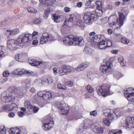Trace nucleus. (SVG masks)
<instances>
[{
  "label": "nucleus",
  "instance_id": "nucleus-1",
  "mask_svg": "<svg viewBox=\"0 0 134 134\" xmlns=\"http://www.w3.org/2000/svg\"><path fill=\"white\" fill-rule=\"evenodd\" d=\"M101 37L100 35H97L92 37L91 41L92 45L94 47L97 45L99 49H105L107 47H110L112 46V42L110 40H109L106 42L107 46H105V43L104 40H103L99 42Z\"/></svg>",
  "mask_w": 134,
  "mask_h": 134
},
{
  "label": "nucleus",
  "instance_id": "nucleus-2",
  "mask_svg": "<svg viewBox=\"0 0 134 134\" xmlns=\"http://www.w3.org/2000/svg\"><path fill=\"white\" fill-rule=\"evenodd\" d=\"M119 20H118V18L117 16L115 15H113L110 16L108 18V22H110V25L112 26L115 25L118 22L120 28L124 24V16L123 13H120L119 15Z\"/></svg>",
  "mask_w": 134,
  "mask_h": 134
},
{
  "label": "nucleus",
  "instance_id": "nucleus-3",
  "mask_svg": "<svg viewBox=\"0 0 134 134\" xmlns=\"http://www.w3.org/2000/svg\"><path fill=\"white\" fill-rule=\"evenodd\" d=\"M110 87V86L106 84L101 86H97L96 89L99 96L102 95L105 97L109 92Z\"/></svg>",
  "mask_w": 134,
  "mask_h": 134
},
{
  "label": "nucleus",
  "instance_id": "nucleus-4",
  "mask_svg": "<svg viewBox=\"0 0 134 134\" xmlns=\"http://www.w3.org/2000/svg\"><path fill=\"white\" fill-rule=\"evenodd\" d=\"M58 73L60 76L67 75L74 72V67L70 66L62 65L58 69Z\"/></svg>",
  "mask_w": 134,
  "mask_h": 134
},
{
  "label": "nucleus",
  "instance_id": "nucleus-5",
  "mask_svg": "<svg viewBox=\"0 0 134 134\" xmlns=\"http://www.w3.org/2000/svg\"><path fill=\"white\" fill-rule=\"evenodd\" d=\"M104 113L105 116L111 120H113L116 119V116L119 117L122 115V113L120 112H117L115 113L114 110L109 109L105 110Z\"/></svg>",
  "mask_w": 134,
  "mask_h": 134
},
{
  "label": "nucleus",
  "instance_id": "nucleus-6",
  "mask_svg": "<svg viewBox=\"0 0 134 134\" xmlns=\"http://www.w3.org/2000/svg\"><path fill=\"white\" fill-rule=\"evenodd\" d=\"M15 98L14 94L7 90L3 93L1 96V99L4 102H8L13 100Z\"/></svg>",
  "mask_w": 134,
  "mask_h": 134
},
{
  "label": "nucleus",
  "instance_id": "nucleus-7",
  "mask_svg": "<svg viewBox=\"0 0 134 134\" xmlns=\"http://www.w3.org/2000/svg\"><path fill=\"white\" fill-rule=\"evenodd\" d=\"M95 15L90 12L86 13L83 16V20L85 23L89 25L91 24L94 20Z\"/></svg>",
  "mask_w": 134,
  "mask_h": 134
},
{
  "label": "nucleus",
  "instance_id": "nucleus-8",
  "mask_svg": "<svg viewBox=\"0 0 134 134\" xmlns=\"http://www.w3.org/2000/svg\"><path fill=\"white\" fill-rule=\"evenodd\" d=\"M24 43L21 38H19L16 40L11 39L8 41L7 42V45L8 48L11 49L12 48H14L16 45L18 46H23Z\"/></svg>",
  "mask_w": 134,
  "mask_h": 134
},
{
  "label": "nucleus",
  "instance_id": "nucleus-9",
  "mask_svg": "<svg viewBox=\"0 0 134 134\" xmlns=\"http://www.w3.org/2000/svg\"><path fill=\"white\" fill-rule=\"evenodd\" d=\"M14 91L12 92L14 94L15 98L17 97L21 98L23 97L26 92L25 87H19L16 88Z\"/></svg>",
  "mask_w": 134,
  "mask_h": 134
},
{
  "label": "nucleus",
  "instance_id": "nucleus-10",
  "mask_svg": "<svg viewBox=\"0 0 134 134\" xmlns=\"http://www.w3.org/2000/svg\"><path fill=\"white\" fill-rule=\"evenodd\" d=\"M55 40L54 37L52 36H50L47 33H44L42 34V36L40 38V43L42 44L46 43L49 41H51Z\"/></svg>",
  "mask_w": 134,
  "mask_h": 134
},
{
  "label": "nucleus",
  "instance_id": "nucleus-11",
  "mask_svg": "<svg viewBox=\"0 0 134 134\" xmlns=\"http://www.w3.org/2000/svg\"><path fill=\"white\" fill-rule=\"evenodd\" d=\"M72 45L82 46L84 44V41L83 38L81 36L75 37L73 36Z\"/></svg>",
  "mask_w": 134,
  "mask_h": 134
},
{
  "label": "nucleus",
  "instance_id": "nucleus-12",
  "mask_svg": "<svg viewBox=\"0 0 134 134\" xmlns=\"http://www.w3.org/2000/svg\"><path fill=\"white\" fill-rule=\"evenodd\" d=\"M112 63L110 61H107L105 64L100 66V71L103 73L105 74L109 72L111 70Z\"/></svg>",
  "mask_w": 134,
  "mask_h": 134
},
{
  "label": "nucleus",
  "instance_id": "nucleus-13",
  "mask_svg": "<svg viewBox=\"0 0 134 134\" xmlns=\"http://www.w3.org/2000/svg\"><path fill=\"white\" fill-rule=\"evenodd\" d=\"M15 75L21 76L22 75H28L32 73L29 70H27L24 69H18L15 70L14 71Z\"/></svg>",
  "mask_w": 134,
  "mask_h": 134
},
{
  "label": "nucleus",
  "instance_id": "nucleus-14",
  "mask_svg": "<svg viewBox=\"0 0 134 134\" xmlns=\"http://www.w3.org/2000/svg\"><path fill=\"white\" fill-rule=\"evenodd\" d=\"M32 36L31 34L24 33L23 35V37L21 38L24 44H26L29 41L32 40Z\"/></svg>",
  "mask_w": 134,
  "mask_h": 134
},
{
  "label": "nucleus",
  "instance_id": "nucleus-15",
  "mask_svg": "<svg viewBox=\"0 0 134 134\" xmlns=\"http://www.w3.org/2000/svg\"><path fill=\"white\" fill-rule=\"evenodd\" d=\"M73 36L70 35L64 37L63 40L64 44L66 45H72Z\"/></svg>",
  "mask_w": 134,
  "mask_h": 134
},
{
  "label": "nucleus",
  "instance_id": "nucleus-16",
  "mask_svg": "<svg viewBox=\"0 0 134 134\" xmlns=\"http://www.w3.org/2000/svg\"><path fill=\"white\" fill-rule=\"evenodd\" d=\"M58 108L60 113L63 115L67 114L69 112V108L66 107H63V104H59Z\"/></svg>",
  "mask_w": 134,
  "mask_h": 134
},
{
  "label": "nucleus",
  "instance_id": "nucleus-17",
  "mask_svg": "<svg viewBox=\"0 0 134 134\" xmlns=\"http://www.w3.org/2000/svg\"><path fill=\"white\" fill-rule=\"evenodd\" d=\"M93 127V130L95 132L98 133V134H103V129L98 124H96Z\"/></svg>",
  "mask_w": 134,
  "mask_h": 134
},
{
  "label": "nucleus",
  "instance_id": "nucleus-18",
  "mask_svg": "<svg viewBox=\"0 0 134 134\" xmlns=\"http://www.w3.org/2000/svg\"><path fill=\"white\" fill-rule=\"evenodd\" d=\"M29 62L31 65L34 66L42 65L45 64V63L43 61H38V60L34 59H30L29 60Z\"/></svg>",
  "mask_w": 134,
  "mask_h": 134
},
{
  "label": "nucleus",
  "instance_id": "nucleus-19",
  "mask_svg": "<svg viewBox=\"0 0 134 134\" xmlns=\"http://www.w3.org/2000/svg\"><path fill=\"white\" fill-rule=\"evenodd\" d=\"M64 18V16L62 15H58L56 14H53V15L52 19L54 22L59 23L63 21Z\"/></svg>",
  "mask_w": 134,
  "mask_h": 134
},
{
  "label": "nucleus",
  "instance_id": "nucleus-20",
  "mask_svg": "<svg viewBox=\"0 0 134 134\" xmlns=\"http://www.w3.org/2000/svg\"><path fill=\"white\" fill-rule=\"evenodd\" d=\"M53 124L52 121H50L48 123H44L42 126L44 130H48L52 127Z\"/></svg>",
  "mask_w": 134,
  "mask_h": 134
},
{
  "label": "nucleus",
  "instance_id": "nucleus-21",
  "mask_svg": "<svg viewBox=\"0 0 134 134\" xmlns=\"http://www.w3.org/2000/svg\"><path fill=\"white\" fill-rule=\"evenodd\" d=\"M52 97L51 92H48L44 93L43 98L44 100H47L50 99Z\"/></svg>",
  "mask_w": 134,
  "mask_h": 134
},
{
  "label": "nucleus",
  "instance_id": "nucleus-22",
  "mask_svg": "<svg viewBox=\"0 0 134 134\" xmlns=\"http://www.w3.org/2000/svg\"><path fill=\"white\" fill-rule=\"evenodd\" d=\"M125 96L127 100L129 101H132L134 100V93L130 94L126 93Z\"/></svg>",
  "mask_w": 134,
  "mask_h": 134
},
{
  "label": "nucleus",
  "instance_id": "nucleus-23",
  "mask_svg": "<svg viewBox=\"0 0 134 134\" xmlns=\"http://www.w3.org/2000/svg\"><path fill=\"white\" fill-rule=\"evenodd\" d=\"M122 133V130L118 129L112 130L109 131L108 134H118Z\"/></svg>",
  "mask_w": 134,
  "mask_h": 134
},
{
  "label": "nucleus",
  "instance_id": "nucleus-24",
  "mask_svg": "<svg viewBox=\"0 0 134 134\" xmlns=\"http://www.w3.org/2000/svg\"><path fill=\"white\" fill-rule=\"evenodd\" d=\"M76 19V17L75 16L74 14H72L70 15L68 21L69 22H71L74 24L75 23Z\"/></svg>",
  "mask_w": 134,
  "mask_h": 134
},
{
  "label": "nucleus",
  "instance_id": "nucleus-25",
  "mask_svg": "<svg viewBox=\"0 0 134 134\" xmlns=\"http://www.w3.org/2000/svg\"><path fill=\"white\" fill-rule=\"evenodd\" d=\"M83 51L84 53L88 55L93 54L92 50L89 47H86L85 48Z\"/></svg>",
  "mask_w": 134,
  "mask_h": 134
},
{
  "label": "nucleus",
  "instance_id": "nucleus-26",
  "mask_svg": "<svg viewBox=\"0 0 134 134\" xmlns=\"http://www.w3.org/2000/svg\"><path fill=\"white\" fill-rule=\"evenodd\" d=\"M118 60L121 66H124L126 65V63L124 62V58L122 56H120L119 57Z\"/></svg>",
  "mask_w": 134,
  "mask_h": 134
},
{
  "label": "nucleus",
  "instance_id": "nucleus-27",
  "mask_svg": "<svg viewBox=\"0 0 134 134\" xmlns=\"http://www.w3.org/2000/svg\"><path fill=\"white\" fill-rule=\"evenodd\" d=\"M40 2L43 4L45 3L50 4L51 3H54L56 0H39Z\"/></svg>",
  "mask_w": 134,
  "mask_h": 134
},
{
  "label": "nucleus",
  "instance_id": "nucleus-28",
  "mask_svg": "<svg viewBox=\"0 0 134 134\" xmlns=\"http://www.w3.org/2000/svg\"><path fill=\"white\" fill-rule=\"evenodd\" d=\"M58 88L63 90H65L67 89V87L66 86L60 83H58L57 86Z\"/></svg>",
  "mask_w": 134,
  "mask_h": 134
},
{
  "label": "nucleus",
  "instance_id": "nucleus-29",
  "mask_svg": "<svg viewBox=\"0 0 134 134\" xmlns=\"http://www.w3.org/2000/svg\"><path fill=\"white\" fill-rule=\"evenodd\" d=\"M114 77L117 80L119 79L122 77V75L121 73L118 72H116L114 73Z\"/></svg>",
  "mask_w": 134,
  "mask_h": 134
},
{
  "label": "nucleus",
  "instance_id": "nucleus-30",
  "mask_svg": "<svg viewBox=\"0 0 134 134\" xmlns=\"http://www.w3.org/2000/svg\"><path fill=\"white\" fill-rule=\"evenodd\" d=\"M74 72H80L84 70L81 66L80 64L78 65V66L76 68H74Z\"/></svg>",
  "mask_w": 134,
  "mask_h": 134
},
{
  "label": "nucleus",
  "instance_id": "nucleus-31",
  "mask_svg": "<svg viewBox=\"0 0 134 134\" xmlns=\"http://www.w3.org/2000/svg\"><path fill=\"white\" fill-rule=\"evenodd\" d=\"M23 56V54L21 55L18 54L15 57L17 61L21 62L22 61L21 60L22 59Z\"/></svg>",
  "mask_w": 134,
  "mask_h": 134
},
{
  "label": "nucleus",
  "instance_id": "nucleus-32",
  "mask_svg": "<svg viewBox=\"0 0 134 134\" xmlns=\"http://www.w3.org/2000/svg\"><path fill=\"white\" fill-rule=\"evenodd\" d=\"M103 121L104 124L108 126H109L110 125L111 123L110 121L107 118H103Z\"/></svg>",
  "mask_w": 134,
  "mask_h": 134
},
{
  "label": "nucleus",
  "instance_id": "nucleus-33",
  "mask_svg": "<svg viewBox=\"0 0 134 134\" xmlns=\"http://www.w3.org/2000/svg\"><path fill=\"white\" fill-rule=\"evenodd\" d=\"M134 93V89L132 87L129 88H127L124 93L125 95L126 93Z\"/></svg>",
  "mask_w": 134,
  "mask_h": 134
},
{
  "label": "nucleus",
  "instance_id": "nucleus-34",
  "mask_svg": "<svg viewBox=\"0 0 134 134\" xmlns=\"http://www.w3.org/2000/svg\"><path fill=\"white\" fill-rule=\"evenodd\" d=\"M30 81L28 79H26L23 82L24 85L26 87H29L30 86Z\"/></svg>",
  "mask_w": 134,
  "mask_h": 134
},
{
  "label": "nucleus",
  "instance_id": "nucleus-35",
  "mask_svg": "<svg viewBox=\"0 0 134 134\" xmlns=\"http://www.w3.org/2000/svg\"><path fill=\"white\" fill-rule=\"evenodd\" d=\"M27 10L28 12L30 13H36L37 12V10L34 8L31 7H28L27 8Z\"/></svg>",
  "mask_w": 134,
  "mask_h": 134
},
{
  "label": "nucleus",
  "instance_id": "nucleus-36",
  "mask_svg": "<svg viewBox=\"0 0 134 134\" xmlns=\"http://www.w3.org/2000/svg\"><path fill=\"white\" fill-rule=\"evenodd\" d=\"M97 5L96 7L97 9H101L102 8V4L101 2L100 1H97L96 2Z\"/></svg>",
  "mask_w": 134,
  "mask_h": 134
},
{
  "label": "nucleus",
  "instance_id": "nucleus-37",
  "mask_svg": "<svg viewBox=\"0 0 134 134\" xmlns=\"http://www.w3.org/2000/svg\"><path fill=\"white\" fill-rule=\"evenodd\" d=\"M11 36H14L18 34L19 32V30L18 29H15L11 30Z\"/></svg>",
  "mask_w": 134,
  "mask_h": 134
},
{
  "label": "nucleus",
  "instance_id": "nucleus-38",
  "mask_svg": "<svg viewBox=\"0 0 134 134\" xmlns=\"http://www.w3.org/2000/svg\"><path fill=\"white\" fill-rule=\"evenodd\" d=\"M121 40V42L124 44H127L129 42V40L125 37L122 38Z\"/></svg>",
  "mask_w": 134,
  "mask_h": 134
},
{
  "label": "nucleus",
  "instance_id": "nucleus-39",
  "mask_svg": "<svg viewBox=\"0 0 134 134\" xmlns=\"http://www.w3.org/2000/svg\"><path fill=\"white\" fill-rule=\"evenodd\" d=\"M24 106L27 107L28 109H31L32 106L31 105L30 103L28 101H26L24 103Z\"/></svg>",
  "mask_w": 134,
  "mask_h": 134
},
{
  "label": "nucleus",
  "instance_id": "nucleus-40",
  "mask_svg": "<svg viewBox=\"0 0 134 134\" xmlns=\"http://www.w3.org/2000/svg\"><path fill=\"white\" fill-rule=\"evenodd\" d=\"M3 108L5 110H11L13 109L10 108V105L5 104L3 105Z\"/></svg>",
  "mask_w": 134,
  "mask_h": 134
},
{
  "label": "nucleus",
  "instance_id": "nucleus-41",
  "mask_svg": "<svg viewBox=\"0 0 134 134\" xmlns=\"http://www.w3.org/2000/svg\"><path fill=\"white\" fill-rule=\"evenodd\" d=\"M77 25L80 27H83L84 24L82 21L80 20H78L77 22Z\"/></svg>",
  "mask_w": 134,
  "mask_h": 134
},
{
  "label": "nucleus",
  "instance_id": "nucleus-42",
  "mask_svg": "<svg viewBox=\"0 0 134 134\" xmlns=\"http://www.w3.org/2000/svg\"><path fill=\"white\" fill-rule=\"evenodd\" d=\"M97 9L96 10V12L97 15L99 16H100L102 14V9Z\"/></svg>",
  "mask_w": 134,
  "mask_h": 134
},
{
  "label": "nucleus",
  "instance_id": "nucleus-43",
  "mask_svg": "<svg viewBox=\"0 0 134 134\" xmlns=\"http://www.w3.org/2000/svg\"><path fill=\"white\" fill-rule=\"evenodd\" d=\"M86 88L87 91L90 92H92L93 90L92 87L90 85L87 86L86 87Z\"/></svg>",
  "mask_w": 134,
  "mask_h": 134
},
{
  "label": "nucleus",
  "instance_id": "nucleus-44",
  "mask_svg": "<svg viewBox=\"0 0 134 134\" xmlns=\"http://www.w3.org/2000/svg\"><path fill=\"white\" fill-rule=\"evenodd\" d=\"M83 69L84 70L85 68L87 67L89 65L88 62H84L80 64Z\"/></svg>",
  "mask_w": 134,
  "mask_h": 134
},
{
  "label": "nucleus",
  "instance_id": "nucleus-45",
  "mask_svg": "<svg viewBox=\"0 0 134 134\" xmlns=\"http://www.w3.org/2000/svg\"><path fill=\"white\" fill-rule=\"evenodd\" d=\"M30 109H33L34 112L35 113L37 112L39 110L38 108L35 106H32V108Z\"/></svg>",
  "mask_w": 134,
  "mask_h": 134
},
{
  "label": "nucleus",
  "instance_id": "nucleus-46",
  "mask_svg": "<svg viewBox=\"0 0 134 134\" xmlns=\"http://www.w3.org/2000/svg\"><path fill=\"white\" fill-rule=\"evenodd\" d=\"M49 12L47 10L45 11L43 15V17L45 19H46L48 17Z\"/></svg>",
  "mask_w": 134,
  "mask_h": 134
},
{
  "label": "nucleus",
  "instance_id": "nucleus-47",
  "mask_svg": "<svg viewBox=\"0 0 134 134\" xmlns=\"http://www.w3.org/2000/svg\"><path fill=\"white\" fill-rule=\"evenodd\" d=\"M5 34L8 38L10 36H11V30H7L5 32Z\"/></svg>",
  "mask_w": 134,
  "mask_h": 134
},
{
  "label": "nucleus",
  "instance_id": "nucleus-48",
  "mask_svg": "<svg viewBox=\"0 0 134 134\" xmlns=\"http://www.w3.org/2000/svg\"><path fill=\"white\" fill-rule=\"evenodd\" d=\"M53 78L52 77H49L48 79H47L46 82H48V83H52L53 82Z\"/></svg>",
  "mask_w": 134,
  "mask_h": 134
},
{
  "label": "nucleus",
  "instance_id": "nucleus-49",
  "mask_svg": "<svg viewBox=\"0 0 134 134\" xmlns=\"http://www.w3.org/2000/svg\"><path fill=\"white\" fill-rule=\"evenodd\" d=\"M10 74V73L8 71L5 70L4 71L3 73V75L4 76L6 77L8 76Z\"/></svg>",
  "mask_w": 134,
  "mask_h": 134
},
{
  "label": "nucleus",
  "instance_id": "nucleus-50",
  "mask_svg": "<svg viewBox=\"0 0 134 134\" xmlns=\"http://www.w3.org/2000/svg\"><path fill=\"white\" fill-rule=\"evenodd\" d=\"M69 22L68 20H65L64 22V24L63 25V26L64 27H66L69 26Z\"/></svg>",
  "mask_w": 134,
  "mask_h": 134
},
{
  "label": "nucleus",
  "instance_id": "nucleus-51",
  "mask_svg": "<svg viewBox=\"0 0 134 134\" xmlns=\"http://www.w3.org/2000/svg\"><path fill=\"white\" fill-rule=\"evenodd\" d=\"M90 115L93 116H96L97 115V112L96 110L91 111L90 113Z\"/></svg>",
  "mask_w": 134,
  "mask_h": 134
},
{
  "label": "nucleus",
  "instance_id": "nucleus-52",
  "mask_svg": "<svg viewBox=\"0 0 134 134\" xmlns=\"http://www.w3.org/2000/svg\"><path fill=\"white\" fill-rule=\"evenodd\" d=\"M44 93V91H40L37 93V95L39 97L43 98Z\"/></svg>",
  "mask_w": 134,
  "mask_h": 134
},
{
  "label": "nucleus",
  "instance_id": "nucleus-53",
  "mask_svg": "<svg viewBox=\"0 0 134 134\" xmlns=\"http://www.w3.org/2000/svg\"><path fill=\"white\" fill-rule=\"evenodd\" d=\"M15 134H20V130L18 128H15Z\"/></svg>",
  "mask_w": 134,
  "mask_h": 134
},
{
  "label": "nucleus",
  "instance_id": "nucleus-54",
  "mask_svg": "<svg viewBox=\"0 0 134 134\" xmlns=\"http://www.w3.org/2000/svg\"><path fill=\"white\" fill-rule=\"evenodd\" d=\"M14 128H12L9 130V132L10 134H15Z\"/></svg>",
  "mask_w": 134,
  "mask_h": 134
},
{
  "label": "nucleus",
  "instance_id": "nucleus-55",
  "mask_svg": "<svg viewBox=\"0 0 134 134\" xmlns=\"http://www.w3.org/2000/svg\"><path fill=\"white\" fill-rule=\"evenodd\" d=\"M64 10L65 12L68 13L70 10V8L68 7H66L64 9Z\"/></svg>",
  "mask_w": 134,
  "mask_h": 134
},
{
  "label": "nucleus",
  "instance_id": "nucleus-56",
  "mask_svg": "<svg viewBox=\"0 0 134 134\" xmlns=\"http://www.w3.org/2000/svg\"><path fill=\"white\" fill-rule=\"evenodd\" d=\"M34 23L35 24H38L41 23V20L40 19H37L34 21Z\"/></svg>",
  "mask_w": 134,
  "mask_h": 134
},
{
  "label": "nucleus",
  "instance_id": "nucleus-57",
  "mask_svg": "<svg viewBox=\"0 0 134 134\" xmlns=\"http://www.w3.org/2000/svg\"><path fill=\"white\" fill-rule=\"evenodd\" d=\"M18 114L19 117H23L25 115L24 113L21 111L19 112L18 113Z\"/></svg>",
  "mask_w": 134,
  "mask_h": 134
},
{
  "label": "nucleus",
  "instance_id": "nucleus-58",
  "mask_svg": "<svg viewBox=\"0 0 134 134\" xmlns=\"http://www.w3.org/2000/svg\"><path fill=\"white\" fill-rule=\"evenodd\" d=\"M8 116L10 118H13L15 116V114L14 113L10 112L8 115Z\"/></svg>",
  "mask_w": 134,
  "mask_h": 134
},
{
  "label": "nucleus",
  "instance_id": "nucleus-59",
  "mask_svg": "<svg viewBox=\"0 0 134 134\" xmlns=\"http://www.w3.org/2000/svg\"><path fill=\"white\" fill-rule=\"evenodd\" d=\"M35 39L33 40L32 44L33 45H36L38 43V41L35 38H34Z\"/></svg>",
  "mask_w": 134,
  "mask_h": 134
},
{
  "label": "nucleus",
  "instance_id": "nucleus-60",
  "mask_svg": "<svg viewBox=\"0 0 134 134\" xmlns=\"http://www.w3.org/2000/svg\"><path fill=\"white\" fill-rule=\"evenodd\" d=\"M53 71L54 74L55 75H57L58 74L57 70L58 69L55 67H54L53 69Z\"/></svg>",
  "mask_w": 134,
  "mask_h": 134
},
{
  "label": "nucleus",
  "instance_id": "nucleus-61",
  "mask_svg": "<svg viewBox=\"0 0 134 134\" xmlns=\"http://www.w3.org/2000/svg\"><path fill=\"white\" fill-rule=\"evenodd\" d=\"M16 107L17 105L14 103H12L10 105V108L13 109Z\"/></svg>",
  "mask_w": 134,
  "mask_h": 134
},
{
  "label": "nucleus",
  "instance_id": "nucleus-62",
  "mask_svg": "<svg viewBox=\"0 0 134 134\" xmlns=\"http://www.w3.org/2000/svg\"><path fill=\"white\" fill-rule=\"evenodd\" d=\"M68 85L69 87H71L73 85V82L71 81H69L67 82Z\"/></svg>",
  "mask_w": 134,
  "mask_h": 134
},
{
  "label": "nucleus",
  "instance_id": "nucleus-63",
  "mask_svg": "<svg viewBox=\"0 0 134 134\" xmlns=\"http://www.w3.org/2000/svg\"><path fill=\"white\" fill-rule=\"evenodd\" d=\"M111 52L113 54H116L118 53V50L116 49H113L111 51Z\"/></svg>",
  "mask_w": 134,
  "mask_h": 134
},
{
  "label": "nucleus",
  "instance_id": "nucleus-64",
  "mask_svg": "<svg viewBox=\"0 0 134 134\" xmlns=\"http://www.w3.org/2000/svg\"><path fill=\"white\" fill-rule=\"evenodd\" d=\"M38 34V33L36 31H34L33 32L32 35L31 34L32 36V40H33V39H34V37H35V36L37 35Z\"/></svg>",
  "mask_w": 134,
  "mask_h": 134
}]
</instances>
